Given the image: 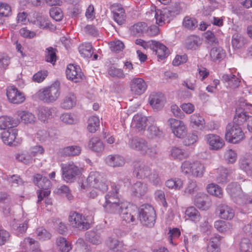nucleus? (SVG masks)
Returning <instances> with one entry per match:
<instances>
[{
  "mask_svg": "<svg viewBox=\"0 0 252 252\" xmlns=\"http://www.w3.org/2000/svg\"><path fill=\"white\" fill-rule=\"evenodd\" d=\"M113 190L109 191L105 195L104 199L99 200L100 204L102 206L104 211L110 214H119L123 207H125L126 202L120 200L118 193L119 188L117 186H112Z\"/></svg>",
  "mask_w": 252,
  "mask_h": 252,
  "instance_id": "f257e3e1",
  "label": "nucleus"
},
{
  "mask_svg": "<svg viewBox=\"0 0 252 252\" xmlns=\"http://www.w3.org/2000/svg\"><path fill=\"white\" fill-rule=\"evenodd\" d=\"M134 174L138 179H148V181L155 186H160L161 181L158 173L152 168L151 165L141 163L135 165Z\"/></svg>",
  "mask_w": 252,
  "mask_h": 252,
  "instance_id": "f03ea898",
  "label": "nucleus"
},
{
  "mask_svg": "<svg viewBox=\"0 0 252 252\" xmlns=\"http://www.w3.org/2000/svg\"><path fill=\"white\" fill-rule=\"evenodd\" d=\"M252 116V104L243 98L240 99L233 119V124L239 126L248 122Z\"/></svg>",
  "mask_w": 252,
  "mask_h": 252,
  "instance_id": "7ed1b4c3",
  "label": "nucleus"
},
{
  "mask_svg": "<svg viewBox=\"0 0 252 252\" xmlns=\"http://www.w3.org/2000/svg\"><path fill=\"white\" fill-rule=\"evenodd\" d=\"M60 83L55 81L49 86L43 88L38 92L39 99L46 103H51L56 101L60 95Z\"/></svg>",
  "mask_w": 252,
  "mask_h": 252,
  "instance_id": "20e7f679",
  "label": "nucleus"
},
{
  "mask_svg": "<svg viewBox=\"0 0 252 252\" xmlns=\"http://www.w3.org/2000/svg\"><path fill=\"white\" fill-rule=\"evenodd\" d=\"M88 185L102 191H106L108 184L105 176L96 171L91 172L87 179Z\"/></svg>",
  "mask_w": 252,
  "mask_h": 252,
  "instance_id": "39448f33",
  "label": "nucleus"
},
{
  "mask_svg": "<svg viewBox=\"0 0 252 252\" xmlns=\"http://www.w3.org/2000/svg\"><path fill=\"white\" fill-rule=\"evenodd\" d=\"M33 182L40 189L37 191V202L39 203L44 197L48 196L50 194L51 182L46 177H42L41 174H36L33 176Z\"/></svg>",
  "mask_w": 252,
  "mask_h": 252,
  "instance_id": "423d86ee",
  "label": "nucleus"
},
{
  "mask_svg": "<svg viewBox=\"0 0 252 252\" xmlns=\"http://www.w3.org/2000/svg\"><path fill=\"white\" fill-rule=\"evenodd\" d=\"M139 219L144 225L152 227L155 224L156 214L154 208L147 204L142 206L139 211Z\"/></svg>",
  "mask_w": 252,
  "mask_h": 252,
  "instance_id": "0eeeda50",
  "label": "nucleus"
},
{
  "mask_svg": "<svg viewBox=\"0 0 252 252\" xmlns=\"http://www.w3.org/2000/svg\"><path fill=\"white\" fill-rule=\"evenodd\" d=\"M226 140L233 143H237L244 138V133L240 126L233 123L228 124L226 127Z\"/></svg>",
  "mask_w": 252,
  "mask_h": 252,
  "instance_id": "6e6552de",
  "label": "nucleus"
},
{
  "mask_svg": "<svg viewBox=\"0 0 252 252\" xmlns=\"http://www.w3.org/2000/svg\"><path fill=\"white\" fill-rule=\"evenodd\" d=\"M181 170L186 175L190 173L193 177H201L204 174L205 167L199 161L191 163L189 161H185L182 164Z\"/></svg>",
  "mask_w": 252,
  "mask_h": 252,
  "instance_id": "1a4fd4ad",
  "label": "nucleus"
},
{
  "mask_svg": "<svg viewBox=\"0 0 252 252\" xmlns=\"http://www.w3.org/2000/svg\"><path fill=\"white\" fill-rule=\"evenodd\" d=\"M63 177L67 182H72L80 174L79 168L73 163H68L62 167Z\"/></svg>",
  "mask_w": 252,
  "mask_h": 252,
  "instance_id": "9d476101",
  "label": "nucleus"
},
{
  "mask_svg": "<svg viewBox=\"0 0 252 252\" xmlns=\"http://www.w3.org/2000/svg\"><path fill=\"white\" fill-rule=\"evenodd\" d=\"M68 221L70 225L79 230H86L89 228V223L86 221L85 217L76 212H71L68 217Z\"/></svg>",
  "mask_w": 252,
  "mask_h": 252,
  "instance_id": "9b49d317",
  "label": "nucleus"
},
{
  "mask_svg": "<svg viewBox=\"0 0 252 252\" xmlns=\"http://www.w3.org/2000/svg\"><path fill=\"white\" fill-rule=\"evenodd\" d=\"M167 123L177 137L183 138L186 135L187 128L182 121L170 118L168 120Z\"/></svg>",
  "mask_w": 252,
  "mask_h": 252,
  "instance_id": "f8f14e48",
  "label": "nucleus"
},
{
  "mask_svg": "<svg viewBox=\"0 0 252 252\" xmlns=\"http://www.w3.org/2000/svg\"><path fill=\"white\" fill-rule=\"evenodd\" d=\"M227 191L234 201L239 205L247 203L243 201V194L240 186L236 183L229 184L226 188Z\"/></svg>",
  "mask_w": 252,
  "mask_h": 252,
  "instance_id": "ddd939ff",
  "label": "nucleus"
},
{
  "mask_svg": "<svg viewBox=\"0 0 252 252\" xmlns=\"http://www.w3.org/2000/svg\"><path fill=\"white\" fill-rule=\"evenodd\" d=\"M6 95L9 101L14 104L23 102L25 99L24 94L14 86H10L6 90Z\"/></svg>",
  "mask_w": 252,
  "mask_h": 252,
  "instance_id": "4468645a",
  "label": "nucleus"
},
{
  "mask_svg": "<svg viewBox=\"0 0 252 252\" xmlns=\"http://www.w3.org/2000/svg\"><path fill=\"white\" fill-rule=\"evenodd\" d=\"M125 207H123L119 214L122 216L123 220L127 222H133L135 217L137 214V209L134 206H129L127 202L125 204Z\"/></svg>",
  "mask_w": 252,
  "mask_h": 252,
  "instance_id": "2eb2a0df",
  "label": "nucleus"
},
{
  "mask_svg": "<svg viewBox=\"0 0 252 252\" xmlns=\"http://www.w3.org/2000/svg\"><path fill=\"white\" fill-rule=\"evenodd\" d=\"M130 91L135 94H143L147 88L145 81L141 78H134L129 83Z\"/></svg>",
  "mask_w": 252,
  "mask_h": 252,
  "instance_id": "dca6fc26",
  "label": "nucleus"
},
{
  "mask_svg": "<svg viewBox=\"0 0 252 252\" xmlns=\"http://www.w3.org/2000/svg\"><path fill=\"white\" fill-rule=\"evenodd\" d=\"M110 9L113 14L114 21L119 25H123L126 21V14L121 4L114 3L110 6Z\"/></svg>",
  "mask_w": 252,
  "mask_h": 252,
  "instance_id": "f3484780",
  "label": "nucleus"
},
{
  "mask_svg": "<svg viewBox=\"0 0 252 252\" xmlns=\"http://www.w3.org/2000/svg\"><path fill=\"white\" fill-rule=\"evenodd\" d=\"M67 78L74 82H80L83 78L84 75L79 66L69 64L66 70Z\"/></svg>",
  "mask_w": 252,
  "mask_h": 252,
  "instance_id": "a211bd4d",
  "label": "nucleus"
},
{
  "mask_svg": "<svg viewBox=\"0 0 252 252\" xmlns=\"http://www.w3.org/2000/svg\"><path fill=\"white\" fill-rule=\"evenodd\" d=\"M149 102L155 110H160L164 106L165 102L164 95L161 93H153L149 96Z\"/></svg>",
  "mask_w": 252,
  "mask_h": 252,
  "instance_id": "6ab92c4d",
  "label": "nucleus"
},
{
  "mask_svg": "<svg viewBox=\"0 0 252 252\" xmlns=\"http://www.w3.org/2000/svg\"><path fill=\"white\" fill-rule=\"evenodd\" d=\"M147 142L145 139L135 136L129 139L128 145L130 149L138 151L142 154L145 151Z\"/></svg>",
  "mask_w": 252,
  "mask_h": 252,
  "instance_id": "aec40b11",
  "label": "nucleus"
},
{
  "mask_svg": "<svg viewBox=\"0 0 252 252\" xmlns=\"http://www.w3.org/2000/svg\"><path fill=\"white\" fill-rule=\"evenodd\" d=\"M17 135V130L16 129H8L1 133V138L5 144L15 146L17 143L15 141Z\"/></svg>",
  "mask_w": 252,
  "mask_h": 252,
  "instance_id": "412c9836",
  "label": "nucleus"
},
{
  "mask_svg": "<svg viewBox=\"0 0 252 252\" xmlns=\"http://www.w3.org/2000/svg\"><path fill=\"white\" fill-rule=\"evenodd\" d=\"M155 17L156 19L157 23L159 25H161L162 23H168L173 17L167 9L163 10L156 9L155 12Z\"/></svg>",
  "mask_w": 252,
  "mask_h": 252,
  "instance_id": "4be33fe9",
  "label": "nucleus"
},
{
  "mask_svg": "<svg viewBox=\"0 0 252 252\" xmlns=\"http://www.w3.org/2000/svg\"><path fill=\"white\" fill-rule=\"evenodd\" d=\"M205 140L211 147V149L219 150L224 145V142L219 136L210 134L205 136Z\"/></svg>",
  "mask_w": 252,
  "mask_h": 252,
  "instance_id": "5701e85b",
  "label": "nucleus"
},
{
  "mask_svg": "<svg viewBox=\"0 0 252 252\" xmlns=\"http://www.w3.org/2000/svg\"><path fill=\"white\" fill-rule=\"evenodd\" d=\"M106 164L112 167L123 166L125 163L124 158L119 155L108 156L105 159Z\"/></svg>",
  "mask_w": 252,
  "mask_h": 252,
  "instance_id": "b1692460",
  "label": "nucleus"
},
{
  "mask_svg": "<svg viewBox=\"0 0 252 252\" xmlns=\"http://www.w3.org/2000/svg\"><path fill=\"white\" fill-rule=\"evenodd\" d=\"M220 217L224 220H231L234 217V210L230 206L221 204L218 206Z\"/></svg>",
  "mask_w": 252,
  "mask_h": 252,
  "instance_id": "393cba45",
  "label": "nucleus"
},
{
  "mask_svg": "<svg viewBox=\"0 0 252 252\" xmlns=\"http://www.w3.org/2000/svg\"><path fill=\"white\" fill-rule=\"evenodd\" d=\"M19 123V120L14 119L10 117L7 116L0 117V128L1 129H10L9 128L16 126Z\"/></svg>",
  "mask_w": 252,
  "mask_h": 252,
  "instance_id": "a878e982",
  "label": "nucleus"
},
{
  "mask_svg": "<svg viewBox=\"0 0 252 252\" xmlns=\"http://www.w3.org/2000/svg\"><path fill=\"white\" fill-rule=\"evenodd\" d=\"M240 168L248 175H252V154H248L241 159Z\"/></svg>",
  "mask_w": 252,
  "mask_h": 252,
  "instance_id": "bb28decb",
  "label": "nucleus"
},
{
  "mask_svg": "<svg viewBox=\"0 0 252 252\" xmlns=\"http://www.w3.org/2000/svg\"><path fill=\"white\" fill-rule=\"evenodd\" d=\"M147 118L142 114H137L133 118L132 125L139 131L145 129L147 125Z\"/></svg>",
  "mask_w": 252,
  "mask_h": 252,
  "instance_id": "cd10ccee",
  "label": "nucleus"
},
{
  "mask_svg": "<svg viewBox=\"0 0 252 252\" xmlns=\"http://www.w3.org/2000/svg\"><path fill=\"white\" fill-rule=\"evenodd\" d=\"M222 81L227 83V86L232 89H235L240 86V79L231 73L223 74L222 76Z\"/></svg>",
  "mask_w": 252,
  "mask_h": 252,
  "instance_id": "c85d7f7f",
  "label": "nucleus"
},
{
  "mask_svg": "<svg viewBox=\"0 0 252 252\" xmlns=\"http://www.w3.org/2000/svg\"><path fill=\"white\" fill-rule=\"evenodd\" d=\"M82 151L81 147L78 145L67 146L60 151L62 156L65 157L76 156L80 155Z\"/></svg>",
  "mask_w": 252,
  "mask_h": 252,
  "instance_id": "c756f323",
  "label": "nucleus"
},
{
  "mask_svg": "<svg viewBox=\"0 0 252 252\" xmlns=\"http://www.w3.org/2000/svg\"><path fill=\"white\" fill-rule=\"evenodd\" d=\"M201 44V40L196 35H190L189 36L185 42V47L188 50H196Z\"/></svg>",
  "mask_w": 252,
  "mask_h": 252,
  "instance_id": "7c9ffc66",
  "label": "nucleus"
},
{
  "mask_svg": "<svg viewBox=\"0 0 252 252\" xmlns=\"http://www.w3.org/2000/svg\"><path fill=\"white\" fill-rule=\"evenodd\" d=\"M208 196L206 194L201 193H198L196 194L195 198V204L196 206L200 209L203 210L208 209L209 206L207 204Z\"/></svg>",
  "mask_w": 252,
  "mask_h": 252,
  "instance_id": "2f4dec72",
  "label": "nucleus"
},
{
  "mask_svg": "<svg viewBox=\"0 0 252 252\" xmlns=\"http://www.w3.org/2000/svg\"><path fill=\"white\" fill-rule=\"evenodd\" d=\"M132 191L135 196H143L147 191V185L141 182H137L132 186Z\"/></svg>",
  "mask_w": 252,
  "mask_h": 252,
  "instance_id": "473e14b6",
  "label": "nucleus"
},
{
  "mask_svg": "<svg viewBox=\"0 0 252 252\" xmlns=\"http://www.w3.org/2000/svg\"><path fill=\"white\" fill-rule=\"evenodd\" d=\"M89 148L92 151L99 153L104 149V145L100 139L96 137L92 138L88 143Z\"/></svg>",
  "mask_w": 252,
  "mask_h": 252,
  "instance_id": "72a5a7b5",
  "label": "nucleus"
},
{
  "mask_svg": "<svg viewBox=\"0 0 252 252\" xmlns=\"http://www.w3.org/2000/svg\"><path fill=\"white\" fill-rule=\"evenodd\" d=\"M86 240L93 245H99L102 242L100 234L96 231H89L86 233Z\"/></svg>",
  "mask_w": 252,
  "mask_h": 252,
  "instance_id": "f704fd0d",
  "label": "nucleus"
},
{
  "mask_svg": "<svg viewBox=\"0 0 252 252\" xmlns=\"http://www.w3.org/2000/svg\"><path fill=\"white\" fill-rule=\"evenodd\" d=\"M17 115L20 117L21 121L26 124H33L36 120L34 115L29 111H18Z\"/></svg>",
  "mask_w": 252,
  "mask_h": 252,
  "instance_id": "c9c22d12",
  "label": "nucleus"
},
{
  "mask_svg": "<svg viewBox=\"0 0 252 252\" xmlns=\"http://www.w3.org/2000/svg\"><path fill=\"white\" fill-rule=\"evenodd\" d=\"M190 122L193 128L202 129L205 126V121L199 114H195L191 116Z\"/></svg>",
  "mask_w": 252,
  "mask_h": 252,
  "instance_id": "e433bc0d",
  "label": "nucleus"
},
{
  "mask_svg": "<svg viewBox=\"0 0 252 252\" xmlns=\"http://www.w3.org/2000/svg\"><path fill=\"white\" fill-rule=\"evenodd\" d=\"M246 43L245 38L240 33H235L232 37L231 44L235 49H240Z\"/></svg>",
  "mask_w": 252,
  "mask_h": 252,
  "instance_id": "4c0bfd02",
  "label": "nucleus"
},
{
  "mask_svg": "<svg viewBox=\"0 0 252 252\" xmlns=\"http://www.w3.org/2000/svg\"><path fill=\"white\" fill-rule=\"evenodd\" d=\"M54 111L55 109L52 108H50L45 107L39 108L37 114L39 119L42 122H45L50 118Z\"/></svg>",
  "mask_w": 252,
  "mask_h": 252,
  "instance_id": "58836bf2",
  "label": "nucleus"
},
{
  "mask_svg": "<svg viewBox=\"0 0 252 252\" xmlns=\"http://www.w3.org/2000/svg\"><path fill=\"white\" fill-rule=\"evenodd\" d=\"M79 51L84 58H91L93 54V47L90 43H85L80 45Z\"/></svg>",
  "mask_w": 252,
  "mask_h": 252,
  "instance_id": "ea45409f",
  "label": "nucleus"
},
{
  "mask_svg": "<svg viewBox=\"0 0 252 252\" xmlns=\"http://www.w3.org/2000/svg\"><path fill=\"white\" fill-rule=\"evenodd\" d=\"M76 103V97L73 94H68L63 99L61 104V106L65 109H69L72 108Z\"/></svg>",
  "mask_w": 252,
  "mask_h": 252,
  "instance_id": "a19ab883",
  "label": "nucleus"
},
{
  "mask_svg": "<svg viewBox=\"0 0 252 252\" xmlns=\"http://www.w3.org/2000/svg\"><path fill=\"white\" fill-rule=\"evenodd\" d=\"M36 22L37 25L40 29L53 30L56 28L55 26L52 24L48 18L45 16H38L36 19Z\"/></svg>",
  "mask_w": 252,
  "mask_h": 252,
  "instance_id": "79ce46f5",
  "label": "nucleus"
},
{
  "mask_svg": "<svg viewBox=\"0 0 252 252\" xmlns=\"http://www.w3.org/2000/svg\"><path fill=\"white\" fill-rule=\"evenodd\" d=\"M107 247L109 248L108 251H116V250H120L123 247V242L119 241L118 239L109 237L106 241Z\"/></svg>",
  "mask_w": 252,
  "mask_h": 252,
  "instance_id": "37998d69",
  "label": "nucleus"
},
{
  "mask_svg": "<svg viewBox=\"0 0 252 252\" xmlns=\"http://www.w3.org/2000/svg\"><path fill=\"white\" fill-rule=\"evenodd\" d=\"M154 45L157 47L156 50V54L157 55L159 59L163 60L168 55V48L163 44L158 42L153 41Z\"/></svg>",
  "mask_w": 252,
  "mask_h": 252,
  "instance_id": "c03bdc74",
  "label": "nucleus"
},
{
  "mask_svg": "<svg viewBox=\"0 0 252 252\" xmlns=\"http://www.w3.org/2000/svg\"><path fill=\"white\" fill-rule=\"evenodd\" d=\"M186 217L191 220L196 222L200 219V216L199 212L193 207H190L187 209L185 212Z\"/></svg>",
  "mask_w": 252,
  "mask_h": 252,
  "instance_id": "a18cd8bd",
  "label": "nucleus"
},
{
  "mask_svg": "<svg viewBox=\"0 0 252 252\" xmlns=\"http://www.w3.org/2000/svg\"><path fill=\"white\" fill-rule=\"evenodd\" d=\"M210 56L213 61L220 60L225 57V52L220 47L213 48L210 52Z\"/></svg>",
  "mask_w": 252,
  "mask_h": 252,
  "instance_id": "49530a36",
  "label": "nucleus"
},
{
  "mask_svg": "<svg viewBox=\"0 0 252 252\" xmlns=\"http://www.w3.org/2000/svg\"><path fill=\"white\" fill-rule=\"evenodd\" d=\"M214 226L218 231L221 233L229 231L232 228L230 223L220 220L215 221Z\"/></svg>",
  "mask_w": 252,
  "mask_h": 252,
  "instance_id": "de8ad7c7",
  "label": "nucleus"
},
{
  "mask_svg": "<svg viewBox=\"0 0 252 252\" xmlns=\"http://www.w3.org/2000/svg\"><path fill=\"white\" fill-rule=\"evenodd\" d=\"M57 49L52 47H49L46 49L45 60L46 62L55 64L57 60Z\"/></svg>",
  "mask_w": 252,
  "mask_h": 252,
  "instance_id": "09e8293b",
  "label": "nucleus"
},
{
  "mask_svg": "<svg viewBox=\"0 0 252 252\" xmlns=\"http://www.w3.org/2000/svg\"><path fill=\"white\" fill-rule=\"evenodd\" d=\"M166 186L169 189H180L183 185V181L179 178H172L165 182Z\"/></svg>",
  "mask_w": 252,
  "mask_h": 252,
  "instance_id": "8fccbe9b",
  "label": "nucleus"
},
{
  "mask_svg": "<svg viewBox=\"0 0 252 252\" xmlns=\"http://www.w3.org/2000/svg\"><path fill=\"white\" fill-rule=\"evenodd\" d=\"M207 190L209 193L216 197L221 198L222 196V191L218 185L214 183L209 184L207 187Z\"/></svg>",
  "mask_w": 252,
  "mask_h": 252,
  "instance_id": "3c124183",
  "label": "nucleus"
},
{
  "mask_svg": "<svg viewBox=\"0 0 252 252\" xmlns=\"http://www.w3.org/2000/svg\"><path fill=\"white\" fill-rule=\"evenodd\" d=\"M99 126V119L97 117L92 116L88 120V130L91 133L95 132Z\"/></svg>",
  "mask_w": 252,
  "mask_h": 252,
  "instance_id": "603ef678",
  "label": "nucleus"
},
{
  "mask_svg": "<svg viewBox=\"0 0 252 252\" xmlns=\"http://www.w3.org/2000/svg\"><path fill=\"white\" fill-rule=\"evenodd\" d=\"M170 155L174 159L179 160H182L187 157L184 150L177 147H173L171 148Z\"/></svg>",
  "mask_w": 252,
  "mask_h": 252,
  "instance_id": "864d4df0",
  "label": "nucleus"
},
{
  "mask_svg": "<svg viewBox=\"0 0 252 252\" xmlns=\"http://www.w3.org/2000/svg\"><path fill=\"white\" fill-rule=\"evenodd\" d=\"M145 152L142 153V155H148L152 158H156L158 154V149L156 145H149L148 143H146V148Z\"/></svg>",
  "mask_w": 252,
  "mask_h": 252,
  "instance_id": "5fc2aeb1",
  "label": "nucleus"
},
{
  "mask_svg": "<svg viewBox=\"0 0 252 252\" xmlns=\"http://www.w3.org/2000/svg\"><path fill=\"white\" fill-rule=\"evenodd\" d=\"M147 136L149 138L154 139L156 137H160L162 135V131L156 126H150L147 130Z\"/></svg>",
  "mask_w": 252,
  "mask_h": 252,
  "instance_id": "6e6d98bb",
  "label": "nucleus"
},
{
  "mask_svg": "<svg viewBox=\"0 0 252 252\" xmlns=\"http://www.w3.org/2000/svg\"><path fill=\"white\" fill-rule=\"evenodd\" d=\"M57 244L61 252H68L71 249L70 245L63 237H60L57 240Z\"/></svg>",
  "mask_w": 252,
  "mask_h": 252,
  "instance_id": "4d7b16f0",
  "label": "nucleus"
},
{
  "mask_svg": "<svg viewBox=\"0 0 252 252\" xmlns=\"http://www.w3.org/2000/svg\"><path fill=\"white\" fill-rule=\"evenodd\" d=\"M16 158L19 161L25 164H30L32 163V156L27 152H22L16 154Z\"/></svg>",
  "mask_w": 252,
  "mask_h": 252,
  "instance_id": "13d9d810",
  "label": "nucleus"
},
{
  "mask_svg": "<svg viewBox=\"0 0 252 252\" xmlns=\"http://www.w3.org/2000/svg\"><path fill=\"white\" fill-rule=\"evenodd\" d=\"M239 252H252V247L249 239L243 238L239 244Z\"/></svg>",
  "mask_w": 252,
  "mask_h": 252,
  "instance_id": "bf43d9fd",
  "label": "nucleus"
},
{
  "mask_svg": "<svg viewBox=\"0 0 252 252\" xmlns=\"http://www.w3.org/2000/svg\"><path fill=\"white\" fill-rule=\"evenodd\" d=\"M229 171L227 169H221L216 178V180L219 183H226L228 181Z\"/></svg>",
  "mask_w": 252,
  "mask_h": 252,
  "instance_id": "052dcab7",
  "label": "nucleus"
},
{
  "mask_svg": "<svg viewBox=\"0 0 252 252\" xmlns=\"http://www.w3.org/2000/svg\"><path fill=\"white\" fill-rule=\"evenodd\" d=\"M50 16L56 21H60L63 17V13L59 7H53L50 10Z\"/></svg>",
  "mask_w": 252,
  "mask_h": 252,
  "instance_id": "680f3d73",
  "label": "nucleus"
},
{
  "mask_svg": "<svg viewBox=\"0 0 252 252\" xmlns=\"http://www.w3.org/2000/svg\"><path fill=\"white\" fill-rule=\"evenodd\" d=\"M183 25L189 30H193L197 26V21L192 18L186 17L183 21Z\"/></svg>",
  "mask_w": 252,
  "mask_h": 252,
  "instance_id": "e2e57ef3",
  "label": "nucleus"
},
{
  "mask_svg": "<svg viewBox=\"0 0 252 252\" xmlns=\"http://www.w3.org/2000/svg\"><path fill=\"white\" fill-rule=\"evenodd\" d=\"M147 25L144 22H139L134 25L131 29V32L134 34L141 33L146 30Z\"/></svg>",
  "mask_w": 252,
  "mask_h": 252,
  "instance_id": "0e129e2a",
  "label": "nucleus"
},
{
  "mask_svg": "<svg viewBox=\"0 0 252 252\" xmlns=\"http://www.w3.org/2000/svg\"><path fill=\"white\" fill-rule=\"evenodd\" d=\"M36 233L38 238L42 240L49 239L51 237V234L45 229L40 227L36 229Z\"/></svg>",
  "mask_w": 252,
  "mask_h": 252,
  "instance_id": "69168bd1",
  "label": "nucleus"
},
{
  "mask_svg": "<svg viewBox=\"0 0 252 252\" xmlns=\"http://www.w3.org/2000/svg\"><path fill=\"white\" fill-rule=\"evenodd\" d=\"M198 189L197 183L195 181H190L186 188L184 193L187 194L194 193Z\"/></svg>",
  "mask_w": 252,
  "mask_h": 252,
  "instance_id": "338daca9",
  "label": "nucleus"
},
{
  "mask_svg": "<svg viewBox=\"0 0 252 252\" xmlns=\"http://www.w3.org/2000/svg\"><path fill=\"white\" fill-rule=\"evenodd\" d=\"M48 75V71L45 70H40L33 76L34 81L40 83L42 82Z\"/></svg>",
  "mask_w": 252,
  "mask_h": 252,
  "instance_id": "774afa93",
  "label": "nucleus"
}]
</instances>
